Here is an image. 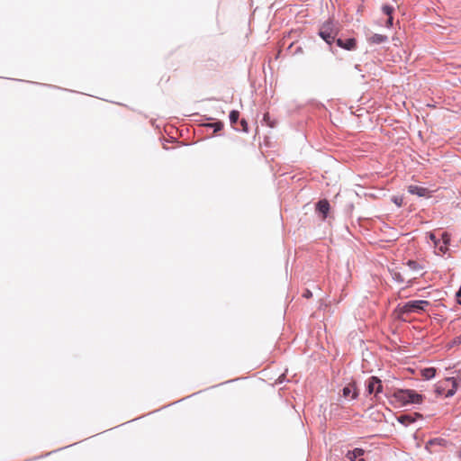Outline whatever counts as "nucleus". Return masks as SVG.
Returning a JSON list of instances; mask_svg holds the SVG:
<instances>
[{"label": "nucleus", "mask_w": 461, "mask_h": 461, "mask_svg": "<svg viewBox=\"0 0 461 461\" xmlns=\"http://www.w3.org/2000/svg\"><path fill=\"white\" fill-rule=\"evenodd\" d=\"M384 395L389 399L390 403L395 402L401 406L421 404L425 399L424 394L419 393L413 389L398 388L392 394L384 393Z\"/></svg>", "instance_id": "nucleus-1"}, {"label": "nucleus", "mask_w": 461, "mask_h": 461, "mask_svg": "<svg viewBox=\"0 0 461 461\" xmlns=\"http://www.w3.org/2000/svg\"><path fill=\"white\" fill-rule=\"evenodd\" d=\"M339 24L334 19L329 18L320 25L317 32L318 36L329 46V50L332 54L337 52L334 43L336 38L339 37Z\"/></svg>", "instance_id": "nucleus-2"}, {"label": "nucleus", "mask_w": 461, "mask_h": 461, "mask_svg": "<svg viewBox=\"0 0 461 461\" xmlns=\"http://www.w3.org/2000/svg\"><path fill=\"white\" fill-rule=\"evenodd\" d=\"M429 305L430 303L427 300H410L404 303H399L396 306L395 312H397L399 315L421 313L425 312ZM398 318H400V316H398Z\"/></svg>", "instance_id": "nucleus-3"}, {"label": "nucleus", "mask_w": 461, "mask_h": 461, "mask_svg": "<svg viewBox=\"0 0 461 461\" xmlns=\"http://www.w3.org/2000/svg\"><path fill=\"white\" fill-rule=\"evenodd\" d=\"M336 47L347 51H354L357 49V40L353 36H346L339 32L334 43V48L336 49Z\"/></svg>", "instance_id": "nucleus-4"}, {"label": "nucleus", "mask_w": 461, "mask_h": 461, "mask_svg": "<svg viewBox=\"0 0 461 461\" xmlns=\"http://www.w3.org/2000/svg\"><path fill=\"white\" fill-rule=\"evenodd\" d=\"M330 208V203L326 198L320 199L315 203V212L323 221L328 219Z\"/></svg>", "instance_id": "nucleus-5"}, {"label": "nucleus", "mask_w": 461, "mask_h": 461, "mask_svg": "<svg viewBox=\"0 0 461 461\" xmlns=\"http://www.w3.org/2000/svg\"><path fill=\"white\" fill-rule=\"evenodd\" d=\"M342 396L346 399L357 400L359 396L356 382L349 383L342 388Z\"/></svg>", "instance_id": "nucleus-6"}, {"label": "nucleus", "mask_w": 461, "mask_h": 461, "mask_svg": "<svg viewBox=\"0 0 461 461\" xmlns=\"http://www.w3.org/2000/svg\"><path fill=\"white\" fill-rule=\"evenodd\" d=\"M366 452L362 447H355L346 453V457L348 461H366L364 457Z\"/></svg>", "instance_id": "nucleus-7"}, {"label": "nucleus", "mask_w": 461, "mask_h": 461, "mask_svg": "<svg viewBox=\"0 0 461 461\" xmlns=\"http://www.w3.org/2000/svg\"><path fill=\"white\" fill-rule=\"evenodd\" d=\"M408 192L411 194L417 195L419 197H430V191L423 186L411 185L408 186Z\"/></svg>", "instance_id": "nucleus-8"}, {"label": "nucleus", "mask_w": 461, "mask_h": 461, "mask_svg": "<svg viewBox=\"0 0 461 461\" xmlns=\"http://www.w3.org/2000/svg\"><path fill=\"white\" fill-rule=\"evenodd\" d=\"M440 240L441 242L438 245V249L442 255H445L448 251V246L450 245L451 241V235L448 232L444 231L441 233Z\"/></svg>", "instance_id": "nucleus-9"}, {"label": "nucleus", "mask_w": 461, "mask_h": 461, "mask_svg": "<svg viewBox=\"0 0 461 461\" xmlns=\"http://www.w3.org/2000/svg\"><path fill=\"white\" fill-rule=\"evenodd\" d=\"M376 375H371L365 382V396H374Z\"/></svg>", "instance_id": "nucleus-10"}, {"label": "nucleus", "mask_w": 461, "mask_h": 461, "mask_svg": "<svg viewBox=\"0 0 461 461\" xmlns=\"http://www.w3.org/2000/svg\"><path fill=\"white\" fill-rule=\"evenodd\" d=\"M389 39L386 35L379 33H374L373 35L367 38V42L370 45H380L383 43H387Z\"/></svg>", "instance_id": "nucleus-11"}, {"label": "nucleus", "mask_w": 461, "mask_h": 461, "mask_svg": "<svg viewBox=\"0 0 461 461\" xmlns=\"http://www.w3.org/2000/svg\"><path fill=\"white\" fill-rule=\"evenodd\" d=\"M446 445H447V440L445 438H429L426 442L425 449L428 452L432 453V451L430 450V447H432V446L445 447Z\"/></svg>", "instance_id": "nucleus-12"}, {"label": "nucleus", "mask_w": 461, "mask_h": 461, "mask_svg": "<svg viewBox=\"0 0 461 461\" xmlns=\"http://www.w3.org/2000/svg\"><path fill=\"white\" fill-rule=\"evenodd\" d=\"M375 386V393L374 396L371 397V400L380 401L381 394L384 393V385L383 381L378 376H376V382Z\"/></svg>", "instance_id": "nucleus-13"}, {"label": "nucleus", "mask_w": 461, "mask_h": 461, "mask_svg": "<svg viewBox=\"0 0 461 461\" xmlns=\"http://www.w3.org/2000/svg\"><path fill=\"white\" fill-rule=\"evenodd\" d=\"M396 420L404 427H408L411 424L414 423V419L409 415V413L401 414L399 416H395Z\"/></svg>", "instance_id": "nucleus-14"}, {"label": "nucleus", "mask_w": 461, "mask_h": 461, "mask_svg": "<svg viewBox=\"0 0 461 461\" xmlns=\"http://www.w3.org/2000/svg\"><path fill=\"white\" fill-rule=\"evenodd\" d=\"M437 370L433 366L426 367L421 370V375L425 380H431L436 376Z\"/></svg>", "instance_id": "nucleus-15"}, {"label": "nucleus", "mask_w": 461, "mask_h": 461, "mask_svg": "<svg viewBox=\"0 0 461 461\" xmlns=\"http://www.w3.org/2000/svg\"><path fill=\"white\" fill-rule=\"evenodd\" d=\"M204 127L212 129L213 132L216 133L223 129V122L220 120H216L212 122H207L203 124Z\"/></svg>", "instance_id": "nucleus-16"}, {"label": "nucleus", "mask_w": 461, "mask_h": 461, "mask_svg": "<svg viewBox=\"0 0 461 461\" xmlns=\"http://www.w3.org/2000/svg\"><path fill=\"white\" fill-rule=\"evenodd\" d=\"M240 112L238 110H231L229 113V120L231 127L234 129V126H237L240 118Z\"/></svg>", "instance_id": "nucleus-17"}, {"label": "nucleus", "mask_w": 461, "mask_h": 461, "mask_svg": "<svg viewBox=\"0 0 461 461\" xmlns=\"http://www.w3.org/2000/svg\"><path fill=\"white\" fill-rule=\"evenodd\" d=\"M249 130V123L246 119L241 118L237 126H234V131L248 133Z\"/></svg>", "instance_id": "nucleus-18"}, {"label": "nucleus", "mask_w": 461, "mask_h": 461, "mask_svg": "<svg viewBox=\"0 0 461 461\" xmlns=\"http://www.w3.org/2000/svg\"><path fill=\"white\" fill-rule=\"evenodd\" d=\"M261 122H262V124H265V125L268 126L269 128H275L276 125V121L270 117L269 113H265L263 114Z\"/></svg>", "instance_id": "nucleus-19"}, {"label": "nucleus", "mask_w": 461, "mask_h": 461, "mask_svg": "<svg viewBox=\"0 0 461 461\" xmlns=\"http://www.w3.org/2000/svg\"><path fill=\"white\" fill-rule=\"evenodd\" d=\"M389 271H390L392 278L394 282L399 283V284H402L404 282V278L402 277V274L396 268L389 269Z\"/></svg>", "instance_id": "nucleus-20"}, {"label": "nucleus", "mask_w": 461, "mask_h": 461, "mask_svg": "<svg viewBox=\"0 0 461 461\" xmlns=\"http://www.w3.org/2000/svg\"><path fill=\"white\" fill-rule=\"evenodd\" d=\"M405 265L410 268V270L414 271V272H418L422 269V266L420 263H418L417 261L412 260V259H409L405 263Z\"/></svg>", "instance_id": "nucleus-21"}, {"label": "nucleus", "mask_w": 461, "mask_h": 461, "mask_svg": "<svg viewBox=\"0 0 461 461\" xmlns=\"http://www.w3.org/2000/svg\"><path fill=\"white\" fill-rule=\"evenodd\" d=\"M381 10H382L383 14H385L387 17L393 16V15L394 13L393 5H389V4H384L382 5Z\"/></svg>", "instance_id": "nucleus-22"}, {"label": "nucleus", "mask_w": 461, "mask_h": 461, "mask_svg": "<svg viewBox=\"0 0 461 461\" xmlns=\"http://www.w3.org/2000/svg\"><path fill=\"white\" fill-rule=\"evenodd\" d=\"M427 237L429 239V240L433 243L434 247L438 249V245L441 242L440 238H438L436 234L432 231L427 232Z\"/></svg>", "instance_id": "nucleus-23"}, {"label": "nucleus", "mask_w": 461, "mask_h": 461, "mask_svg": "<svg viewBox=\"0 0 461 461\" xmlns=\"http://www.w3.org/2000/svg\"><path fill=\"white\" fill-rule=\"evenodd\" d=\"M457 387H458V385L454 384V385H452L451 388L447 391V393H445V397L450 398V397L454 396L457 391Z\"/></svg>", "instance_id": "nucleus-24"}, {"label": "nucleus", "mask_w": 461, "mask_h": 461, "mask_svg": "<svg viewBox=\"0 0 461 461\" xmlns=\"http://www.w3.org/2000/svg\"><path fill=\"white\" fill-rule=\"evenodd\" d=\"M392 202L397 206L401 207L403 203V198L402 196H393Z\"/></svg>", "instance_id": "nucleus-25"}, {"label": "nucleus", "mask_w": 461, "mask_h": 461, "mask_svg": "<svg viewBox=\"0 0 461 461\" xmlns=\"http://www.w3.org/2000/svg\"><path fill=\"white\" fill-rule=\"evenodd\" d=\"M446 381L447 382H450L452 385H454V384H456V385H459V378H458V374H456L455 376H449V377H447L446 378Z\"/></svg>", "instance_id": "nucleus-26"}, {"label": "nucleus", "mask_w": 461, "mask_h": 461, "mask_svg": "<svg viewBox=\"0 0 461 461\" xmlns=\"http://www.w3.org/2000/svg\"><path fill=\"white\" fill-rule=\"evenodd\" d=\"M461 345V334L455 337L450 343V347Z\"/></svg>", "instance_id": "nucleus-27"}, {"label": "nucleus", "mask_w": 461, "mask_h": 461, "mask_svg": "<svg viewBox=\"0 0 461 461\" xmlns=\"http://www.w3.org/2000/svg\"><path fill=\"white\" fill-rule=\"evenodd\" d=\"M409 415H411V417H412V419H414V422H416L419 420L423 419V415L420 412H412V413H409Z\"/></svg>", "instance_id": "nucleus-28"}, {"label": "nucleus", "mask_w": 461, "mask_h": 461, "mask_svg": "<svg viewBox=\"0 0 461 461\" xmlns=\"http://www.w3.org/2000/svg\"><path fill=\"white\" fill-rule=\"evenodd\" d=\"M393 25V16L387 17L384 26L388 29L392 28Z\"/></svg>", "instance_id": "nucleus-29"}, {"label": "nucleus", "mask_w": 461, "mask_h": 461, "mask_svg": "<svg viewBox=\"0 0 461 461\" xmlns=\"http://www.w3.org/2000/svg\"><path fill=\"white\" fill-rule=\"evenodd\" d=\"M455 298H456V303L461 305V285L459 286L458 290L456 292Z\"/></svg>", "instance_id": "nucleus-30"}, {"label": "nucleus", "mask_w": 461, "mask_h": 461, "mask_svg": "<svg viewBox=\"0 0 461 461\" xmlns=\"http://www.w3.org/2000/svg\"><path fill=\"white\" fill-rule=\"evenodd\" d=\"M303 297L306 298V299L312 298V292L310 289H308V288L304 289L303 292Z\"/></svg>", "instance_id": "nucleus-31"}, {"label": "nucleus", "mask_w": 461, "mask_h": 461, "mask_svg": "<svg viewBox=\"0 0 461 461\" xmlns=\"http://www.w3.org/2000/svg\"><path fill=\"white\" fill-rule=\"evenodd\" d=\"M445 392V389L442 386H437L435 389V393L438 395H442Z\"/></svg>", "instance_id": "nucleus-32"}, {"label": "nucleus", "mask_w": 461, "mask_h": 461, "mask_svg": "<svg viewBox=\"0 0 461 461\" xmlns=\"http://www.w3.org/2000/svg\"><path fill=\"white\" fill-rule=\"evenodd\" d=\"M455 374H458V378H459V384L461 385V368L460 369H456L455 371Z\"/></svg>", "instance_id": "nucleus-33"}, {"label": "nucleus", "mask_w": 461, "mask_h": 461, "mask_svg": "<svg viewBox=\"0 0 461 461\" xmlns=\"http://www.w3.org/2000/svg\"><path fill=\"white\" fill-rule=\"evenodd\" d=\"M354 68H355L356 70L359 71V72H361V71H362V69H361V66H360L359 64H356V65L354 66Z\"/></svg>", "instance_id": "nucleus-34"}, {"label": "nucleus", "mask_w": 461, "mask_h": 461, "mask_svg": "<svg viewBox=\"0 0 461 461\" xmlns=\"http://www.w3.org/2000/svg\"><path fill=\"white\" fill-rule=\"evenodd\" d=\"M284 375H280L279 378L277 379V381L281 384L283 383L284 381V378H283Z\"/></svg>", "instance_id": "nucleus-35"}, {"label": "nucleus", "mask_w": 461, "mask_h": 461, "mask_svg": "<svg viewBox=\"0 0 461 461\" xmlns=\"http://www.w3.org/2000/svg\"><path fill=\"white\" fill-rule=\"evenodd\" d=\"M52 452H49L45 455V456H50Z\"/></svg>", "instance_id": "nucleus-36"}]
</instances>
